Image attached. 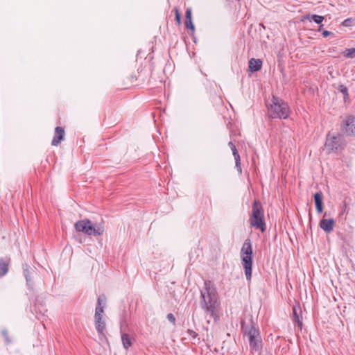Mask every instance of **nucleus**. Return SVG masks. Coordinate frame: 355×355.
I'll use <instances>...</instances> for the list:
<instances>
[{
    "label": "nucleus",
    "mask_w": 355,
    "mask_h": 355,
    "mask_svg": "<svg viewBox=\"0 0 355 355\" xmlns=\"http://www.w3.org/2000/svg\"><path fill=\"white\" fill-rule=\"evenodd\" d=\"M200 306L205 313L210 318L217 317V309L219 305L218 296L214 284L206 280L200 290Z\"/></svg>",
    "instance_id": "nucleus-1"
},
{
    "label": "nucleus",
    "mask_w": 355,
    "mask_h": 355,
    "mask_svg": "<svg viewBox=\"0 0 355 355\" xmlns=\"http://www.w3.org/2000/svg\"><path fill=\"white\" fill-rule=\"evenodd\" d=\"M266 105L270 119H286L290 116L291 109L288 103L279 97L272 95Z\"/></svg>",
    "instance_id": "nucleus-2"
},
{
    "label": "nucleus",
    "mask_w": 355,
    "mask_h": 355,
    "mask_svg": "<svg viewBox=\"0 0 355 355\" xmlns=\"http://www.w3.org/2000/svg\"><path fill=\"white\" fill-rule=\"evenodd\" d=\"M241 258L246 279L250 280L252 267V247L250 239H246L243 244L241 250Z\"/></svg>",
    "instance_id": "nucleus-3"
},
{
    "label": "nucleus",
    "mask_w": 355,
    "mask_h": 355,
    "mask_svg": "<svg viewBox=\"0 0 355 355\" xmlns=\"http://www.w3.org/2000/svg\"><path fill=\"white\" fill-rule=\"evenodd\" d=\"M106 297L105 295H101L98 297L97 304L95 309V325L98 333L105 337V331L106 324L105 320L103 319L104 313V309L105 306Z\"/></svg>",
    "instance_id": "nucleus-4"
},
{
    "label": "nucleus",
    "mask_w": 355,
    "mask_h": 355,
    "mask_svg": "<svg viewBox=\"0 0 355 355\" xmlns=\"http://www.w3.org/2000/svg\"><path fill=\"white\" fill-rule=\"evenodd\" d=\"M263 217V211L261 205L259 202L254 201L252 205L250 223L252 227L260 230L262 232L266 229Z\"/></svg>",
    "instance_id": "nucleus-5"
},
{
    "label": "nucleus",
    "mask_w": 355,
    "mask_h": 355,
    "mask_svg": "<svg viewBox=\"0 0 355 355\" xmlns=\"http://www.w3.org/2000/svg\"><path fill=\"white\" fill-rule=\"evenodd\" d=\"M243 328H244L243 326ZM245 331L249 341L250 349L254 352L259 351L262 347V341L259 330L251 325L250 327H245Z\"/></svg>",
    "instance_id": "nucleus-6"
},
{
    "label": "nucleus",
    "mask_w": 355,
    "mask_h": 355,
    "mask_svg": "<svg viewBox=\"0 0 355 355\" xmlns=\"http://www.w3.org/2000/svg\"><path fill=\"white\" fill-rule=\"evenodd\" d=\"M75 228L78 232H82L87 235L100 236L104 232L103 226L94 227L89 220H82L75 223Z\"/></svg>",
    "instance_id": "nucleus-7"
},
{
    "label": "nucleus",
    "mask_w": 355,
    "mask_h": 355,
    "mask_svg": "<svg viewBox=\"0 0 355 355\" xmlns=\"http://www.w3.org/2000/svg\"><path fill=\"white\" fill-rule=\"evenodd\" d=\"M343 136L339 133H329L327 135L325 147L329 151H338L343 148Z\"/></svg>",
    "instance_id": "nucleus-8"
},
{
    "label": "nucleus",
    "mask_w": 355,
    "mask_h": 355,
    "mask_svg": "<svg viewBox=\"0 0 355 355\" xmlns=\"http://www.w3.org/2000/svg\"><path fill=\"white\" fill-rule=\"evenodd\" d=\"M343 131L347 135L355 137V116H349L343 121Z\"/></svg>",
    "instance_id": "nucleus-9"
},
{
    "label": "nucleus",
    "mask_w": 355,
    "mask_h": 355,
    "mask_svg": "<svg viewBox=\"0 0 355 355\" xmlns=\"http://www.w3.org/2000/svg\"><path fill=\"white\" fill-rule=\"evenodd\" d=\"M10 262V257L0 259V277L5 276L8 273Z\"/></svg>",
    "instance_id": "nucleus-10"
},
{
    "label": "nucleus",
    "mask_w": 355,
    "mask_h": 355,
    "mask_svg": "<svg viewBox=\"0 0 355 355\" xmlns=\"http://www.w3.org/2000/svg\"><path fill=\"white\" fill-rule=\"evenodd\" d=\"M334 220L332 218H322L320 222V227L327 233H329L333 230Z\"/></svg>",
    "instance_id": "nucleus-11"
},
{
    "label": "nucleus",
    "mask_w": 355,
    "mask_h": 355,
    "mask_svg": "<svg viewBox=\"0 0 355 355\" xmlns=\"http://www.w3.org/2000/svg\"><path fill=\"white\" fill-rule=\"evenodd\" d=\"M64 135V130L62 127L58 126L55 130V135L52 140L51 145L58 146L62 140Z\"/></svg>",
    "instance_id": "nucleus-12"
},
{
    "label": "nucleus",
    "mask_w": 355,
    "mask_h": 355,
    "mask_svg": "<svg viewBox=\"0 0 355 355\" xmlns=\"http://www.w3.org/2000/svg\"><path fill=\"white\" fill-rule=\"evenodd\" d=\"M262 66V62L260 59L251 58L249 61V69L252 72L259 71Z\"/></svg>",
    "instance_id": "nucleus-13"
},
{
    "label": "nucleus",
    "mask_w": 355,
    "mask_h": 355,
    "mask_svg": "<svg viewBox=\"0 0 355 355\" xmlns=\"http://www.w3.org/2000/svg\"><path fill=\"white\" fill-rule=\"evenodd\" d=\"M23 272L26 279L27 285L28 287L32 288V285L31 284V275L35 272V270L31 268L27 264H25L23 266Z\"/></svg>",
    "instance_id": "nucleus-14"
},
{
    "label": "nucleus",
    "mask_w": 355,
    "mask_h": 355,
    "mask_svg": "<svg viewBox=\"0 0 355 355\" xmlns=\"http://www.w3.org/2000/svg\"><path fill=\"white\" fill-rule=\"evenodd\" d=\"M314 201H315V205L317 211L320 214L322 213L323 211V207H322V193L321 191H319V192H317L316 193H315Z\"/></svg>",
    "instance_id": "nucleus-15"
},
{
    "label": "nucleus",
    "mask_w": 355,
    "mask_h": 355,
    "mask_svg": "<svg viewBox=\"0 0 355 355\" xmlns=\"http://www.w3.org/2000/svg\"><path fill=\"white\" fill-rule=\"evenodd\" d=\"M305 19H309V21L313 20L314 22H315L318 24H320V28L318 29V31H320L321 28L323 26L322 24V21L324 20V17L317 15H306L304 17Z\"/></svg>",
    "instance_id": "nucleus-16"
},
{
    "label": "nucleus",
    "mask_w": 355,
    "mask_h": 355,
    "mask_svg": "<svg viewBox=\"0 0 355 355\" xmlns=\"http://www.w3.org/2000/svg\"><path fill=\"white\" fill-rule=\"evenodd\" d=\"M121 340L123 347L128 350L132 346V338L127 334H122Z\"/></svg>",
    "instance_id": "nucleus-17"
},
{
    "label": "nucleus",
    "mask_w": 355,
    "mask_h": 355,
    "mask_svg": "<svg viewBox=\"0 0 355 355\" xmlns=\"http://www.w3.org/2000/svg\"><path fill=\"white\" fill-rule=\"evenodd\" d=\"M228 146L230 147V148L232 151V153H233V155H234V157L235 159V162H236V166H239V165L240 164V156H239V154L236 148V146L232 141H230L228 143Z\"/></svg>",
    "instance_id": "nucleus-18"
},
{
    "label": "nucleus",
    "mask_w": 355,
    "mask_h": 355,
    "mask_svg": "<svg viewBox=\"0 0 355 355\" xmlns=\"http://www.w3.org/2000/svg\"><path fill=\"white\" fill-rule=\"evenodd\" d=\"M293 321L295 324H297L300 329H302V322L300 320V317L297 313L296 307L293 308Z\"/></svg>",
    "instance_id": "nucleus-19"
},
{
    "label": "nucleus",
    "mask_w": 355,
    "mask_h": 355,
    "mask_svg": "<svg viewBox=\"0 0 355 355\" xmlns=\"http://www.w3.org/2000/svg\"><path fill=\"white\" fill-rule=\"evenodd\" d=\"M1 334L4 338L5 343L6 345H9L12 343V339L9 335L8 329H6V328L2 329L1 331Z\"/></svg>",
    "instance_id": "nucleus-20"
},
{
    "label": "nucleus",
    "mask_w": 355,
    "mask_h": 355,
    "mask_svg": "<svg viewBox=\"0 0 355 355\" xmlns=\"http://www.w3.org/2000/svg\"><path fill=\"white\" fill-rule=\"evenodd\" d=\"M343 55L347 58H355V48L346 49L343 52Z\"/></svg>",
    "instance_id": "nucleus-21"
},
{
    "label": "nucleus",
    "mask_w": 355,
    "mask_h": 355,
    "mask_svg": "<svg viewBox=\"0 0 355 355\" xmlns=\"http://www.w3.org/2000/svg\"><path fill=\"white\" fill-rule=\"evenodd\" d=\"M185 26L187 28L194 31L195 27L192 22V19H185Z\"/></svg>",
    "instance_id": "nucleus-22"
},
{
    "label": "nucleus",
    "mask_w": 355,
    "mask_h": 355,
    "mask_svg": "<svg viewBox=\"0 0 355 355\" xmlns=\"http://www.w3.org/2000/svg\"><path fill=\"white\" fill-rule=\"evenodd\" d=\"M338 89L344 95L345 98L348 97L347 88L345 85H339Z\"/></svg>",
    "instance_id": "nucleus-23"
},
{
    "label": "nucleus",
    "mask_w": 355,
    "mask_h": 355,
    "mask_svg": "<svg viewBox=\"0 0 355 355\" xmlns=\"http://www.w3.org/2000/svg\"><path fill=\"white\" fill-rule=\"evenodd\" d=\"M166 318L168 320V321H170L171 323H175V318L173 313H168Z\"/></svg>",
    "instance_id": "nucleus-24"
},
{
    "label": "nucleus",
    "mask_w": 355,
    "mask_h": 355,
    "mask_svg": "<svg viewBox=\"0 0 355 355\" xmlns=\"http://www.w3.org/2000/svg\"><path fill=\"white\" fill-rule=\"evenodd\" d=\"M187 333L193 338H196L198 336V334L191 329H188Z\"/></svg>",
    "instance_id": "nucleus-25"
},
{
    "label": "nucleus",
    "mask_w": 355,
    "mask_h": 355,
    "mask_svg": "<svg viewBox=\"0 0 355 355\" xmlns=\"http://www.w3.org/2000/svg\"><path fill=\"white\" fill-rule=\"evenodd\" d=\"M175 19L179 24L181 23V16L178 12V9H175Z\"/></svg>",
    "instance_id": "nucleus-26"
},
{
    "label": "nucleus",
    "mask_w": 355,
    "mask_h": 355,
    "mask_svg": "<svg viewBox=\"0 0 355 355\" xmlns=\"http://www.w3.org/2000/svg\"><path fill=\"white\" fill-rule=\"evenodd\" d=\"M185 17H186L185 19H192V17H191V9H187L186 10Z\"/></svg>",
    "instance_id": "nucleus-27"
},
{
    "label": "nucleus",
    "mask_w": 355,
    "mask_h": 355,
    "mask_svg": "<svg viewBox=\"0 0 355 355\" xmlns=\"http://www.w3.org/2000/svg\"><path fill=\"white\" fill-rule=\"evenodd\" d=\"M333 34L330 31H322V35L324 37H327L328 36H329L330 35Z\"/></svg>",
    "instance_id": "nucleus-28"
},
{
    "label": "nucleus",
    "mask_w": 355,
    "mask_h": 355,
    "mask_svg": "<svg viewBox=\"0 0 355 355\" xmlns=\"http://www.w3.org/2000/svg\"><path fill=\"white\" fill-rule=\"evenodd\" d=\"M350 22H351V19H347L343 21V25L344 26H348L350 25Z\"/></svg>",
    "instance_id": "nucleus-29"
}]
</instances>
